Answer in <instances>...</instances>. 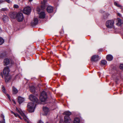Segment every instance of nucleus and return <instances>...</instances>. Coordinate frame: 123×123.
Instances as JSON below:
<instances>
[{"label":"nucleus","mask_w":123,"mask_h":123,"mask_svg":"<svg viewBox=\"0 0 123 123\" xmlns=\"http://www.w3.org/2000/svg\"><path fill=\"white\" fill-rule=\"evenodd\" d=\"M98 60V55H94L91 58V60L92 62H96Z\"/></svg>","instance_id":"obj_11"},{"label":"nucleus","mask_w":123,"mask_h":123,"mask_svg":"<svg viewBox=\"0 0 123 123\" xmlns=\"http://www.w3.org/2000/svg\"><path fill=\"white\" fill-rule=\"evenodd\" d=\"M101 63L102 65H104L106 64L107 62L105 60H102L101 61Z\"/></svg>","instance_id":"obj_32"},{"label":"nucleus","mask_w":123,"mask_h":123,"mask_svg":"<svg viewBox=\"0 0 123 123\" xmlns=\"http://www.w3.org/2000/svg\"><path fill=\"white\" fill-rule=\"evenodd\" d=\"M13 61L11 59L9 60L8 59V66L9 67L11 66L13 64Z\"/></svg>","instance_id":"obj_25"},{"label":"nucleus","mask_w":123,"mask_h":123,"mask_svg":"<svg viewBox=\"0 0 123 123\" xmlns=\"http://www.w3.org/2000/svg\"><path fill=\"white\" fill-rule=\"evenodd\" d=\"M98 51H102V49H99Z\"/></svg>","instance_id":"obj_42"},{"label":"nucleus","mask_w":123,"mask_h":123,"mask_svg":"<svg viewBox=\"0 0 123 123\" xmlns=\"http://www.w3.org/2000/svg\"><path fill=\"white\" fill-rule=\"evenodd\" d=\"M2 32V30L0 27V33H1Z\"/></svg>","instance_id":"obj_41"},{"label":"nucleus","mask_w":123,"mask_h":123,"mask_svg":"<svg viewBox=\"0 0 123 123\" xmlns=\"http://www.w3.org/2000/svg\"><path fill=\"white\" fill-rule=\"evenodd\" d=\"M114 4L115 6L118 7H121V6L120 5L118 4L117 3L115 2H114Z\"/></svg>","instance_id":"obj_34"},{"label":"nucleus","mask_w":123,"mask_h":123,"mask_svg":"<svg viewBox=\"0 0 123 123\" xmlns=\"http://www.w3.org/2000/svg\"><path fill=\"white\" fill-rule=\"evenodd\" d=\"M24 98L21 97H19L18 98V101L19 104H20L23 102L24 101Z\"/></svg>","instance_id":"obj_20"},{"label":"nucleus","mask_w":123,"mask_h":123,"mask_svg":"<svg viewBox=\"0 0 123 123\" xmlns=\"http://www.w3.org/2000/svg\"><path fill=\"white\" fill-rule=\"evenodd\" d=\"M33 0H29V1H32Z\"/></svg>","instance_id":"obj_45"},{"label":"nucleus","mask_w":123,"mask_h":123,"mask_svg":"<svg viewBox=\"0 0 123 123\" xmlns=\"http://www.w3.org/2000/svg\"><path fill=\"white\" fill-rule=\"evenodd\" d=\"M4 66H6L8 65V59H5L4 61Z\"/></svg>","instance_id":"obj_29"},{"label":"nucleus","mask_w":123,"mask_h":123,"mask_svg":"<svg viewBox=\"0 0 123 123\" xmlns=\"http://www.w3.org/2000/svg\"><path fill=\"white\" fill-rule=\"evenodd\" d=\"M30 90L32 92H34L35 91V89L33 86H32L31 88L30 89Z\"/></svg>","instance_id":"obj_33"},{"label":"nucleus","mask_w":123,"mask_h":123,"mask_svg":"<svg viewBox=\"0 0 123 123\" xmlns=\"http://www.w3.org/2000/svg\"><path fill=\"white\" fill-rule=\"evenodd\" d=\"M38 123H43L42 121H41V120H40L38 121Z\"/></svg>","instance_id":"obj_38"},{"label":"nucleus","mask_w":123,"mask_h":123,"mask_svg":"<svg viewBox=\"0 0 123 123\" xmlns=\"http://www.w3.org/2000/svg\"><path fill=\"white\" fill-rule=\"evenodd\" d=\"M11 112L16 117H18L19 118L21 119H22L21 117L18 113H15L12 111H11Z\"/></svg>","instance_id":"obj_24"},{"label":"nucleus","mask_w":123,"mask_h":123,"mask_svg":"<svg viewBox=\"0 0 123 123\" xmlns=\"http://www.w3.org/2000/svg\"><path fill=\"white\" fill-rule=\"evenodd\" d=\"M115 20L113 19L110 20L106 21V24L107 27L111 29L114 28Z\"/></svg>","instance_id":"obj_3"},{"label":"nucleus","mask_w":123,"mask_h":123,"mask_svg":"<svg viewBox=\"0 0 123 123\" xmlns=\"http://www.w3.org/2000/svg\"><path fill=\"white\" fill-rule=\"evenodd\" d=\"M1 76H2V78H3V75L2 74L1 75Z\"/></svg>","instance_id":"obj_44"},{"label":"nucleus","mask_w":123,"mask_h":123,"mask_svg":"<svg viewBox=\"0 0 123 123\" xmlns=\"http://www.w3.org/2000/svg\"><path fill=\"white\" fill-rule=\"evenodd\" d=\"M113 58V57L110 54L107 55L106 56L107 60L109 61H111L112 60Z\"/></svg>","instance_id":"obj_16"},{"label":"nucleus","mask_w":123,"mask_h":123,"mask_svg":"<svg viewBox=\"0 0 123 123\" xmlns=\"http://www.w3.org/2000/svg\"><path fill=\"white\" fill-rule=\"evenodd\" d=\"M80 119L78 118H75L74 123H80Z\"/></svg>","instance_id":"obj_26"},{"label":"nucleus","mask_w":123,"mask_h":123,"mask_svg":"<svg viewBox=\"0 0 123 123\" xmlns=\"http://www.w3.org/2000/svg\"><path fill=\"white\" fill-rule=\"evenodd\" d=\"M16 14L14 12H13L10 15V16L11 18H16Z\"/></svg>","instance_id":"obj_22"},{"label":"nucleus","mask_w":123,"mask_h":123,"mask_svg":"<svg viewBox=\"0 0 123 123\" xmlns=\"http://www.w3.org/2000/svg\"><path fill=\"white\" fill-rule=\"evenodd\" d=\"M13 7L14 8H18V5L15 4L13 6Z\"/></svg>","instance_id":"obj_36"},{"label":"nucleus","mask_w":123,"mask_h":123,"mask_svg":"<svg viewBox=\"0 0 123 123\" xmlns=\"http://www.w3.org/2000/svg\"><path fill=\"white\" fill-rule=\"evenodd\" d=\"M120 68L121 69L123 70V64H121L120 66Z\"/></svg>","instance_id":"obj_37"},{"label":"nucleus","mask_w":123,"mask_h":123,"mask_svg":"<svg viewBox=\"0 0 123 123\" xmlns=\"http://www.w3.org/2000/svg\"><path fill=\"white\" fill-rule=\"evenodd\" d=\"M47 98V96L46 92L45 91H43L41 92L40 96V100L42 102H44L46 100Z\"/></svg>","instance_id":"obj_4"},{"label":"nucleus","mask_w":123,"mask_h":123,"mask_svg":"<svg viewBox=\"0 0 123 123\" xmlns=\"http://www.w3.org/2000/svg\"><path fill=\"white\" fill-rule=\"evenodd\" d=\"M38 22V20L37 18H35L34 19L33 22H31V24L32 26H34L37 25Z\"/></svg>","instance_id":"obj_14"},{"label":"nucleus","mask_w":123,"mask_h":123,"mask_svg":"<svg viewBox=\"0 0 123 123\" xmlns=\"http://www.w3.org/2000/svg\"><path fill=\"white\" fill-rule=\"evenodd\" d=\"M4 1L3 0H0V4L3 2Z\"/></svg>","instance_id":"obj_40"},{"label":"nucleus","mask_w":123,"mask_h":123,"mask_svg":"<svg viewBox=\"0 0 123 123\" xmlns=\"http://www.w3.org/2000/svg\"><path fill=\"white\" fill-rule=\"evenodd\" d=\"M9 70H8V72H9Z\"/></svg>","instance_id":"obj_47"},{"label":"nucleus","mask_w":123,"mask_h":123,"mask_svg":"<svg viewBox=\"0 0 123 123\" xmlns=\"http://www.w3.org/2000/svg\"><path fill=\"white\" fill-rule=\"evenodd\" d=\"M117 15L118 16H119L120 17H121V14L119 13H117Z\"/></svg>","instance_id":"obj_39"},{"label":"nucleus","mask_w":123,"mask_h":123,"mask_svg":"<svg viewBox=\"0 0 123 123\" xmlns=\"http://www.w3.org/2000/svg\"><path fill=\"white\" fill-rule=\"evenodd\" d=\"M117 22L116 25L118 26H120L122 24V20L120 18H117Z\"/></svg>","instance_id":"obj_18"},{"label":"nucleus","mask_w":123,"mask_h":123,"mask_svg":"<svg viewBox=\"0 0 123 123\" xmlns=\"http://www.w3.org/2000/svg\"><path fill=\"white\" fill-rule=\"evenodd\" d=\"M8 99H9V100L10 101L12 102L13 103L15 104H16V102L14 100H13V99H12V98H11V97L9 95H8Z\"/></svg>","instance_id":"obj_28"},{"label":"nucleus","mask_w":123,"mask_h":123,"mask_svg":"<svg viewBox=\"0 0 123 123\" xmlns=\"http://www.w3.org/2000/svg\"><path fill=\"white\" fill-rule=\"evenodd\" d=\"M3 73L4 76V79L5 82L7 83L8 82V67L5 68L3 71Z\"/></svg>","instance_id":"obj_6"},{"label":"nucleus","mask_w":123,"mask_h":123,"mask_svg":"<svg viewBox=\"0 0 123 123\" xmlns=\"http://www.w3.org/2000/svg\"><path fill=\"white\" fill-rule=\"evenodd\" d=\"M36 105V104L33 103L31 102L28 103L27 106L28 111L30 112H33Z\"/></svg>","instance_id":"obj_2"},{"label":"nucleus","mask_w":123,"mask_h":123,"mask_svg":"<svg viewBox=\"0 0 123 123\" xmlns=\"http://www.w3.org/2000/svg\"><path fill=\"white\" fill-rule=\"evenodd\" d=\"M47 1L46 0H43V1L41 2L42 5L41 6V9L39 7H38L36 9L37 11L40 12L41 10H43L45 8V6Z\"/></svg>","instance_id":"obj_7"},{"label":"nucleus","mask_w":123,"mask_h":123,"mask_svg":"<svg viewBox=\"0 0 123 123\" xmlns=\"http://www.w3.org/2000/svg\"><path fill=\"white\" fill-rule=\"evenodd\" d=\"M2 91H3V92L6 95L7 97H8V94L6 92L5 89V88L3 86L2 87Z\"/></svg>","instance_id":"obj_30"},{"label":"nucleus","mask_w":123,"mask_h":123,"mask_svg":"<svg viewBox=\"0 0 123 123\" xmlns=\"http://www.w3.org/2000/svg\"><path fill=\"white\" fill-rule=\"evenodd\" d=\"M0 119H2V120H0V123H5V120L4 119V116L2 114H1V116H0Z\"/></svg>","instance_id":"obj_17"},{"label":"nucleus","mask_w":123,"mask_h":123,"mask_svg":"<svg viewBox=\"0 0 123 123\" xmlns=\"http://www.w3.org/2000/svg\"><path fill=\"white\" fill-rule=\"evenodd\" d=\"M12 91L14 94H16L18 92V90L15 87L13 86L12 88Z\"/></svg>","instance_id":"obj_27"},{"label":"nucleus","mask_w":123,"mask_h":123,"mask_svg":"<svg viewBox=\"0 0 123 123\" xmlns=\"http://www.w3.org/2000/svg\"><path fill=\"white\" fill-rule=\"evenodd\" d=\"M4 42V39L2 37H0V45H1L3 44Z\"/></svg>","instance_id":"obj_31"},{"label":"nucleus","mask_w":123,"mask_h":123,"mask_svg":"<svg viewBox=\"0 0 123 123\" xmlns=\"http://www.w3.org/2000/svg\"><path fill=\"white\" fill-rule=\"evenodd\" d=\"M16 19L20 22L22 21L24 19L23 14L21 13H18L16 14Z\"/></svg>","instance_id":"obj_5"},{"label":"nucleus","mask_w":123,"mask_h":123,"mask_svg":"<svg viewBox=\"0 0 123 123\" xmlns=\"http://www.w3.org/2000/svg\"><path fill=\"white\" fill-rule=\"evenodd\" d=\"M47 11L49 13H51L53 11V7L51 6H49L47 8Z\"/></svg>","instance_id":"obj_15"},{"label":"nucleus","mask_w":123,"mask_h":123,"mask_svg":"<svg viewBox=\"0 0 123 123\" xmlns=\"http://www.w3.org/2000/svg\"><path fill=\"white\" fill-rule=\"evenodd\" d=\"M16 110L18 113L23 117L24 120L28 123H30L29 120L25 115L24 111H22L19 109H18L17 107L16 108Z\"/></svg>","instance_id":"obj_1"},{"label":"nucleus","mask_w":123,"mask_h":123,"mask_svg":"<svg viewBox=\"0 0 123 123\" xmlns=\"http://www.w3.org/2000/svg\"><path fill=\"white\" fill-rule=\"evenodd\" d=\"M29 98L30 100L34 102V103H38V100L37 98L34 95H31L29 97Z\"/></svg>","instance_id":"obj_8"},{"label":"nucleus","mask_w":123,"mask_h":123,"mask_svg":"<svg viewBox=\"0 0 123 123\" xmlns=\"http://www.w3.org/2000/svg\"><path fill=\"white\" fill-rule=\"evenodd\" d=\"M4 28V29L5 30H6V31H7V28H6V27L5 28Z\"/></svg>","instance_id":"obj_43"},{"label":"nucleus","mask_w":123,"mask_h":123,"mask_svg":"<svg viewBox=\"0 0 123 123\" xmlns=\"http://www.w3.org/2000/svg\"><path fill=\"white\" fill-rule=\"evenodd\" d=\"M7 18L8 17L6 15H3L2 16V19L4 23L6 22Z\"/></svg>","instance_id":"obj_21"},{"label":"nucleus","mask_w":123,"mask_h":123,"mask_svg":"<svg viewBox=\"0 0 123 123\" xmlns=\"http://www.w3.org/2000/svg\"><path fill=\"white\" fill-rule=\"evenodd\" d=\"M7 56V51H4L1 54L0 57L1 58L3 59L6 58Z\"/></svg>","instance_id":"obj_13"},{"label":"nucleus","mask_w":123,"mask_h":123,"mask_svg":"<svg viewBox=\"0 0 123 123\" xmlns=\"http://www.w3.org/2000/svg\"><path fill=\"white\" fill-rule=\"evenodd\" d=\"M39 14V18H40L43 19L45 18L46 14L44 12H41Z\"/></svg>","instance_id":"obj_12"},{"label":"nucleus","mask_w":123,"mask_h":123,"mask_svg":"<svg viewBox=\"0 0 123 123\" xmlns=\"http://www.w3.org/2000/svg\"><path fill=\"white\" fill-rule=\"evenodd\" d=\"M43 109L45 114L46 115L49 111V108L46 107H43Z\"/></svg>","instance_id":"obj_19"},{"label":"nucleus","mask_w":123,"mask_h":123,"mask_svg":"<svg viewBox=\"0 0 123 123\" xmlns=\"http://www.w3.org/2000/svg\"><path fill=\"white\" fill-rule=\"evenodd\" d=\"M64 120L66 123H69L72 122L71 119L69 116H65Z\"/></svg>","instance_id":"obj_10"},{"label":"nucleus","mask_w":123,"mask_h":123,"mask_svg":"<svg viewBox=\"0 0 123 123\" xmlns=\"http://www.w3.org/2000/svg\"><path fill=\"white\" fill-rule=\"evenodd\" d=\"M63 115H66L65 116H70L71 115V112L68 111H66L64 112L63 113Z\"/></svg>","instance_id":"obj_23"},{"label":"nucleus","mask_w":123,"mask_h":123,"mask_svg":"<svg viewBox=\"0 0 123 123\" xmlns=\"http://www.w3.org/2000/svg\"><path fill=\"white\" fill-rule=\"evenodd\" d=\"M31 8L28 6H27L24 8L23 10V13L25 14H29L31 12Z\"/></svg>","instance_id":"obj_9"},{"label":"nucleus","mask_w":123,"mask_h":123,"mask_svg":"<svg viewBox=\"0 0 123 123\" xmlns=\"http://www.w3.org/2000/svg\"><path fill=\"white\" fill-rule=\"evenodd\" d=\"M0 10L1 11H4L5 12L6 11L7 12V8H2Z\"/></svg>","instance_id":"obj_35"},{"label":"nucleus","mask_w":123,"mask_h":123,"mask_svg":"<svg viewBox=\"0 0 123 123\" xmlns=\"http://www.w3.org/2000/svg\"><path fill=\"white\" fill-rule=\"evenodd\" d=\"M8 3H9V0H8Z\"/></svg>","instance_id":"obj_46"}]
</instances>
